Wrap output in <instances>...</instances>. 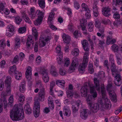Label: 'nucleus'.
<instances>
[{"label": "nucleus", "mask_w": 122, "mask_h": 122, "mask_svg": "<svg viewBox=\"0 0 122 122\" xmlns=\"http://www.w3.org/2000/svg\"><path fill=\"white\" fill-rule=\"evenodd\" d=\"M86 65L85 64L83 63L80 65L78 69V70L80 72L83 73L84 71L85 67Z\"/></svg>", "instance_id": "nucleus-33"}, {"label": "nucleus", "mask_w": 122, "mask_h": 122, "mask_svg": "<svg viewBox=\"0 0 122 122\" xmlns=\"http://www.w3.org/2000/svg\"><path fill=\"white\" fill-rule=\"evenodd\" d=\"M81 7L82 9L81 11H87L89 10L87 5L84 3H82L81 5Z\"/></svg>", "instance_id": "nucleus-39"}, {"label": "nucleus", "mask_w": 122, "mask_h": 122, "mask_svg": "<svg viewBox=\"0 0 122 122\" xmlns=\"http://www.w3.org/2000/svg\"><path fill=\"white\" fill-rule=\"evenodd\" d=\"M25 21L27 23L30 24L31 23V22L29 17L27 16L23 18Z\"/></svg>", "instance_id": "nucleus-62"}, {"label": "nucleus", "mask_w": 122, "mask_h": 122, "mask_svg": "<svg viewBox=\"0 0 122 122\" xmlns=\"http://www.w3.org/2000/svg\"><path fill=\"white\" fill-rule=\"evenodd\" d=\"M94 86L92 83L88 84L86 83L85 84L81 89V96L84 97L86 96L87 92H88V87L90 88V93L92 94V95H88L86 97V100L87 103L91 112L94 113H96L99 110V106L98 103H95L92 101V97L95 98L97 96V93L95 92V90L98 92H100V89L99 80L96 78L94 79Z\"/></svg>", "instance_id": "nucleus-1"}, {"label": "nucleus", "mask_w": 122, "mask_h": 122, "mask_svg": "<svg viewBox=\"0 0 122 122\" xmlns=\"http://www.w3.org/2000/svg\"><path fill=\"white\" fill-rule=\"evenodd\" d=\"M24 109L25 112L27 114H30L32 112L31 108L30 107L29 105L27 103L25 104V105Z\"/></svg>", "instance_id": "nucleus-20"}, {"label": "nucleus", "mask_w": 122, "mask_h": 122, "mask_svg": "<svg viewBox=\"0 0 122 122\" xmlns=\"http://www.w3.org/2000/svg\"><path fill=\"white\" fill-rule=\"evenodd\" d=\"M112 85L111 82L109 83L107 86V89L108 92L111 100L114 102L117 101L116 95L113 91L112 90Z\"/></svg>", "instance_id": "nucleus-6"}, {"label": "nucleus", "mask_w": 122, "mask_h": 122, "mask_svg": "<svg viewBox=\"0 0 122 122\" xmlns=\"http://www.w3.org/2000/svg\"><path fill=\"white\" fill-rule=\"evenodd\" d=\"M38 4L40 7L43 8L45 6V2L44 0H39L38 1Z\"/></svg>", "instance_id": "nucleus-49"}, {"label": "nucleus", "mask_w": 122, "mask_h": 122, "mask_svg": "<svg viewBox=\"0 0 122 122\" xmlns=\"http://www.w3.org/2000/svg\"><path fill=\"white\" fill-rule=\"evenodd\" d=\"M50 72L51 75L54 76H56L58 75V73L54 66H51Z\"/></svg>", "instance_id": "nucleus-32"}, {"label": "nucleus", "mask_w": 122, "mask_h": 122, "mask_svg": "<svg viewBox=\"0 0 122 122\" xmlns=\"http://www.w3.org/2000/svg\"><path fill=\"white\" fill-rule=\"evenodd\" d=\"M15 21L17 24L19 25L22 21V19L19 16L15 17Z\"/></svg>", "instance_id": "nucleus-40"}, {"label": "nucleus", "mask_w": 122, "mask_h": 122, "mask_svg": "<svg viewBox=\"0 0 122 122\" xmlns=\"http://www.w3.org/2000/svg\"><path fill=\"white\" fill-rule=\"evenodd\" d=\"M31 68L30 66H28L26 68V70L25 74L26 78L29 82H32L33 79L31 76Z\"/></svg>", "instance_id": "nucleus-9"}, {"label": "nucleus", "mask_w": 122, "mask_h": 122, "mask_svg": "<svg viewBox=\"0 0 122 122\" xmlns=\"http://www.w3.org/2000/svg\"><path fill=\"white\" fill-rule=\"evenodd\" d=\"M63 55L62 53L58 54L57 56V61L58 63L61 65L63 62Z\"/></svg>", "instance_id": "nucleus-28"}, {"label": "nucleus", "mask_w": 122, "mask_h": 122, "mask_svg": "<svg viewBox=\"0 0 122 122\" xmlns=\"http://www.w3.org/2000/svg\"><path fill=\"white\" fill-rule=\"evenodd\" d=\"M89 54L88 52L85 53L83 56V63L87 65L88 61Z\"/></svg>", "instance_id": "nucleus-29"}, {"label": "nucleus", "mask_w": 122, "mask_h": 122, "mask_svg": "<svg viewBox=\"0 0 122 122\" xmlns=\"http://www.w3.org/2000/svg\"><path fill=\"white\" fill-rule=\"evenodd\" d=\"M74 27L73 25L71 23H70L68 25V28L70 31H72L73 30Z\"/></svg>", "instance_id": "nucleus-63"}, {"label": "nucleus", "mask_w": 122, "mask_h": 122, "mask_svg": "<svg viewBox=\"0 0 122 122\" xmlns=\"http://www.w3.org/2000/svg\"><path fill=\"white\" fill-rule=\"evenodd\" d=\"M48 105L49 107L52 110H53L54 107V105L52 97L49 96L48 97Z\"/></svg>", "instance_id": "nucleus-23"}, {"label": "nucleus", "mask_w": 122, "mask_h": 122, "mask_svg": "<svg viewBox=\"0 0 122 122\" xmlns=\"http://www.w3.org/2000/svg\"><path fill=\"white\" fill-rule=\"evenodd\" d=\"M88 70L89 72L91 73H93L94 71V69L92 64H90L89 63L88 67Z\"/></svg>", "instance_id": "nucleus-45"}, {"label": "nucleus", "mask_w": 122, "mask_h": 122, "mask_svg": "<svg viewBox=\"0 0 122 122\" xmlns=\"http://www.w3.org/2000/svg\"><path fill=\"white\" fill-rule=\"evenodd\" d=\"M109 60L111 64V69L112 75L115 78L114 83L116 85L119 86L121 84V77L119 74H117V71L115 69L116 67L114 60L112 55L110 56Z\"/></svg>", "instance_id": "nucleus-3"}, {"label": "nucleus", "mask_w": 122, "mask_h": 122, "mask_svg": "<svg viewBox=\"0 0 122 122\" xmlns=\"http://www.w3.org/2000/svg\"><path fill=\"white\" fill-rule=\"evenodd\" d=\"M33 37L31 35L28 36L26 43V46L29 47L30 46L31 44H33V43L32 39Z\"/></svg>", "instance_id": "nucleus-25"}, {"label": "nucleus", "mask_w": 122, "mask_h": 122, "mask_svg": "<svg viewBox=\"0 0 122 122\" xmlns=\"http://www.w3.org/2000/svg\"><path fill=\"white\" fill-rule=\"evenodd\" d=\"M54 15V13L53 12H52V11H51V12L50 13L48 18V22H51V21L53 20Z\"/></svg>", "instance_id": "nucleus-46"}, {"label": "nucleus", "mask_w": 122, "mask_h": 122, "mask_svg": "<svg viewBox=\"0 0 122 122\" xmlns=\"http://www.w3.org/2000/svg\"><path fill=\"white\" fill-rule=\"evenodd\" d=\"M22 76V73L20 72L16 71L15 74V78L17 80L21 79Z\"/></svg>", "instance_id": "nucleus-41"}, {"label": "nucleus", "mask_w": 122, "mask_h": 122, "mask_svg": "<svg viewBox=\"0 0 122 122\" xmlns=\"http://www.w3.org/2000/svg\"><path fill=\"white\" fill-rule=\"evenodd\" d=\"M94 26L93 23L92 22L88 23L87 25V28L89 32L92 31L94 29Z\"/></svg>", "instance_id": "nucleus-36"}, {"label": "nucleus", "mask_w": 122, "mask_h": 122, "mask_svg": "<svg viewBox=\"0 0 122 122\" xmlns=\"http://www.w3.org/2000/svg\"><path fill=\"white\" fill-rule=\"evenodd\" d=\"M101 88L102 98L98 99V102L102 105L103 106H105V107L107 108L110 105V100L108 99L107 97L104 85H102L101 86Z\"/></svg>", "instance_id": "nucleus-4"}, {"label": "nucleus", "mask_w": 122, "mask_h": 122, "mask_svg": "<svg viewBox=\"0 0 122 122\" xmlns=\"http://www.w3.org/2000/svg\"><path fill=\"white\" fill-rule=\"evenodd\" d=\"M113 17L115 19H118L120 17V16L119 13L118 12H116L113 15Z\"/></svg>", "instance_id": "nucleus-54"}, {"label": "nucleus", "mask_w": 122, "mask_h": 122, "mask_svg": "<svg viewBox=\"0 0 122 122\" xmlns=\"http://www.w3.org/2000/svg\"><path fill=\"white\" fill-rule=\"evenodd\" d=\"M79 49L78 48H75L72 50L71 54L73 56H76L79 55Z\"/></svg>", "instance_id": "nucleus-37"}, {"label": "nucleus", "mask_w": 122, "mask_h": 122, "mask_svg": "<svg viewBox=\"0 0 122 122\" xmlns=\"http://www.w3.org/2000/svg\"><path fill=\"white\" fill-rule=\"evenodd\" d=\"M36 13L38 15V17L37 19L34 21V23L35 25H40L44 17V14L39 10H37Z\"/></svg>", "instance_id": "nucleus-7"}, {"label": "nucleus", "mask_w": 122, "mask_h": 122, "mask_svg": "<svg viewBox=\"0 0 122 122\" xmlns=\"http://www.w3.org/2000/svg\"><path fill=\"white\" fill-rule=\"evenodd\" d=\"M63 111L64 114L65 116H69L71 114V111L69 108L65 109Z\"/></svg>", "instance_id": "nucleus-42"}, {"label": "nucleus", "mask_w": 122, "mask_h": 122, "mask_svg": "<svg viewBox=\"0 0 122 122\" xmlns=\"http://www.w3.org/2000/svg\"><path fill=\"white\" fill-rule=\"evenodd\" d=\"M51 38L49 37H46L41 36L39 39V45L40 47H43L46 45V42L50 40Z\"/></svg>", "instance_id": "nucleus-8"}, {"label": "nucleus", "mask_w": 122, "mask_h": 122, "mask_svg": "<svg viewBox=\"0 0 122 122\" xmlns=\"http://www.w3.org/2000/svg\"><path fill=\"white\" fill-rule=\"evenodd\" d=\"M62 37L63 41L66 43H69L71 41L70 37L68 35L63 33L62 36Z\"/></svg>", "instance_id": "nucleus-14"}, {"label": "nucleus", "mask_w": 122, "mask_h": 122, "mask_svg": "<svg viewBox=\"0 0 122 122\" xmlns=\"http://www.w3.org/2000/svg\"><path fill=\"white\" fill-rule=\"evenodd\" d=\"M113 5H117L122 4V0H113Z\"/></svg>", "instance_id": "nucleus-48"}, {"label": "nucleus", "mask_w": 122, "mask_h": 122, "mask_svg": "<svg viewBox=\"0 0 122 122\" xmlns=\"http://www.w3.org/2000/svg\"><path fill=\"white\" fill-rule=\"evenodd\" d=\"M25 98L24 96L23 95H20L19 97L18 101L21 103L22 102L24 101Z\"/></svg>", "instance_id": "nucleus-57"}, {"label": "nucleus", "mask_w": 122, "mask_h": 122, "mask_svg": "<svg viewBox=\"0 0 122 122\" xmlns=\"http://www.w3.org/2000/svg\"><path fill=\"white\" fill-rule=\"evenodd\" d=\"M34 101L33 110H40V103L38 101V99L37 97L35 98Z\"/></svg>", "instance_id": "nucleus-15"}, {"label": "nucleus", "mask_w": 122, "mask_h": 122, "mask_svg": "<svg viewBox=\"0 0 122 122\" xmlns=\"http://www.w3.org/2000/svg\"><path fill=\"white\" fill-rule=\"evenodd\" d=\"M92 8L93 10V14L94 16L96 17L99 14V12H98V8L97 5H96L95 6L94 5L92 7Z\"/></svg>", "instance_id": "nucleus-31"}, {"label": "nucleus", "mask_w": 122, "mask_h": 122, "mask_svg": "<svg viewBox=\"0 0 122 122\" xmlns=\"http://www.w3.org/2000/svg\"><path fill=\"white\" fill-rule=\"evenodd\" d=\"M98 77L100 78H102V79L104 80L105 79V72L102 71L99 72L98 75Z\"/></svg>", "instance_id": "nucleus-43"}, {"label": "nucleus", "mask_w": 122, "mask_h": 122, "mask_svg": "<svg viewBox=\"0 0 122 122\" xmlns=\"http://www.w3.org/2000/svg\"><path fill=\"white\" fill-rule=\"evenodd\" d=\"M55 86V82L54 81H52L50 82L49 88L50 93L51 95H52L53 96L54 95V94L53 93V89Z\"/></svg>", "instance_id": "nucleus-26"}, {"label": "nucleus", "mask_w": 122, "mask_h": 122, "mask_svg": "<svg viewBox=\"0 0 122 122\" xmlns=\"http://www.w3.org/2000/svg\"><path fill=\"white\" fill-rule=\"evenodd\" d=\"M11 81V78L10 76H8L7 77L6 80L5 81V82L6 84H7V86L10 85Z\"/></svg>", "instance_id": "nucleus-44"}, {"label": "nucleus", "mask_w": 122, "mask_h": 122, "mask_svg": "<svg viewBox=\"0 0 122 122\" xmlns=\"http://www.w3.org/2000/svg\"><path fill=\"white\" fill-rule=\"evenodd\" d=\"M5 5V3L4 2L0 3V13L4 10Z\"/></svg>", "instance_id": "nucleus-53"}, {"label": "nucleus", "mask_w": 122, "mask_h": 122, "mask_svg": "<svg viewBox=\"0 0 122 122\" xmlns=\"http://www.w3.org/2000/svg\"><path fill=\"white\" fill-rule=\"evenodd\" d=\"M1 43L0 44V46L1 47L4 48L6 46V45L5 43V41L4 39H2L1 41Z\"/></svg>", "instance_id": "nucleus-60"}, {"label": "nucleus", "mask_w": 122, "mask_h": 122, "mask_svg": "<svg viewBox=\"0 0 122 122\" xmlns=\"http://www.w3.org/2000/svg\"><path fill=\"white\" fill-rule=\"evenodd\" d=\"M73 88L72 85L70 84L69 86V89H66V92L67 97H71L73 95V93L71 92V90Z\"/></svg>", "instance_id": "nucleus-17"}, {"label": "nucleus", "mask_w": 122, "mask_h": 122, "mask_svg": "<svg viewBox=\"0 0 122 122\" xmlns=\"http://www.w3.org/2000/svg\"><path fill=\"white\" fill-rule=\"evenodd\" d=\"M16 69V66L15 65H14L13 66L10 67L9 72L10 74H12L14 72L15 73L16 72L15 71Z\"/></svg>", "instance_id": "nucleus-38"}, {"label": "nucleus", "mask_w": 122, "mask_h": 122, "mask_svg": "<svg viewBox=\"0 0 122 122\" xmlns=\"http://www.w3.org/2000/svg\"><path fill=\"white\" fill-rule=\"evenodd\" d=\"M95 27L99 29V30L101 31H103L104 28L102 27V26L101 25V23L100 22L99 20L98 19H97L95 20Z\"/></svg>", "instance_id": "nucleus-16"}, {"label": "nucleus", "mask_w": 122, "mask_h": 122, "mask_svg": "<svg viewBox=\"0 0 122 122\" xmlns=\"http://www.w3.org/2000/svg\"><path fill=\"white\" fill-rule=\"evenodd\" d=\"M23 108H18L17 105H15L10 110V117L13 121H16L22 119L24 117Z\"/></svg>", "instance_id": "nucleus-2"}, {"label": "nucleus", "mask_w": 122, "mask_h": 122, "mask_svg": "<svg viewBox=\"0 0 122 122\" xmlns=\"http://www.w3.org/2000/svg\"><path fill=\"white\" fill-rule=\"evenodd\" d=\"M56 83L59 86L63 88H64L65 85V81L63 80H57L56 81Z\"/></svg>", "instance_id": "nucleus-19"}, {"label": "nucleus", "mask_w": 122, "mask_h": 122, "mask_svg": "<svg viewBox=\"0 0 122 122\" xmlns=\"http://www.w3.org/2000/svg\"><path fill=\"white\" fill-rule=\"evenodd\" d=\"M116 41V40L115 39H112V38L109 36H108L107 40V44L109 45L110 43L113 44L115 43Z\"/></svg>", "instance_id": "nucleus-30"}, {"label": "nucleus", "mask_w": 122, "mask_h": 122, "mask_svg": "<svg viewBox=\"0 0 122 122\" xmlns=\"http://www.w3.org/2000/svg\"><path fill=\"white\" fill-rule=\"evenodd\" d=\"M14 98L13 96H10L9 98V102L8 104L10 105V106H11L13 104V102Z\"/></svg>", "instance_id": "nucleus-52"}, {"label": "nucleus", "mask_w": 122, "mask_h": 122, "mask_svg": "<svg viewBox=\"0 0 122 122\" xmlns=\"http://www.w3.org/2000/svg\"><path fill=\"white\" fill-rule=\"evenodd\" d=\"M21 37L19 36H16L14 39L15 46L17 48L19 47Z\"/></svg>", "instance_id": "nucleus-18"}, {"label": "nucleus", "mask_w": 122, "mask_h": 122, "mask_svg": "<svg viewBox=\"0 0 122 122\" xmlns=\"http://www.w3.org/2000/svg\"><path fill=\"white\" fill-rule=\"evenodd\" d=\"M86 11L85 15L86 18L87 19H90L91 16L90 10H89Z\"/></svg>", "instance_id": "nucleus-55"}, {"label": "nucleus", "mask_w": 122, "mask_h": 122, "mask_svg": "<svg viewBox=\"0 0 122 122\" xmlns=\"http://www.w3.org/2000/svg\"><path fill=\"white\" fill-rule=\"evenodd\" d=\"M110 10V8L108 6L104 7L102 10V14L106 16H108L111 15Z\"/></svg>", "instance_id": "nucleus-12"}, {"label": "nucleus", "mask_w": 122, "mask_h": 122, "mask_svg": "<svg viewBox=\"0 0 122 122\" xmlns=\"http://www.w3.org/2000/svg\"><path fill=\"white\" fill-rule=\"evenodd\" d=\"M40 110H33L34 114L36 117H38L39 115Z\"/></svg>", "instance_id": "nucleus-61"}, {"label": "nucleus", "mask_w": 122, "mask_h": 122, "mask_svg": "<svg viewBox=\"0 0 122 122\" xmlns=\"http://www.w3.org/2000/svg\"><path fill=\"white\" fill-rule=\"evenodd\" d=\"M14 33L13 32L6 31V35L8 37H10L13 35Z\"/></svg>", "instance_id": "nucleus-59"}, {"label": "nucleus", "mask_w": 122, "mask_h": 122, "mask_svg": "<svg viewBox=\"0 0 122 122\" xmlns=\"http://www.w3.org/2000/svg\"><path fill=\"white\" fill-rule=\"evenodd\" d=\"M41 74L42 75V78L45 83L48 82L49 81V78L48 75V71L45 69H43L40 71Z\"/></svg>", "instance_id": "nucleus-10"}, {"label": "nucleus", "mask_w": 122, "mask_h": 122, "mask_svg": "<svg viewBox=\"0 0 122 122\" xmlns=\"http://www.w3.org/2000/svg\"><path fill=\"white\" fill-rule=\"evenodd\" d=\"M26 30V28L25 27H20L19 28L18 32L22 34L25 32Z\"/></svg>", "instance_id": "nucleus-51"}, {"label": "nucleus", "mask_w": 122, "mask_h": 122, "mask_svg": "<svg viewBox=\"0 0 122 122\" xmlns=\"http://www.w3.org/2000/svg\"><path fill=\"white\" fill-rule=\"evenodd\" d=\"M94 62L95 65L97 67L98 66V64L99 62V58L96 57L93 60Z\"/></svg>", "instance_id": "nucleus-56"}, {"label": "nucleus", "mask_w": 122, "mask_h": 122, "mask_svg": "<svg viewBox=\"0 0 122 122\" xmlns=\"http://www.w3.org/2000/svg\"><path fill=\"white\" fill-rule=\"evenodd\" d=\"M80 103V101H78L73 104L72 107V109L73 112H76L77 111L79 107Z\"/></svg>", "instance_id": "nucleus-13"}, {"label": "nucleus", "mask_w": 122, "mask_h": 122, "mask_svg": "<svg viewBox=\"0 0 122 122\" xmlns=\"http://www.w3.org/2000/svg\"><path fill=\"white\" fill-rule=\"evenodd\" d=\"M117 63L119 65H121L122 63V57L119 54L116 53Z\"/></svg>", "instance_id": "nucleus-21"}, {"label": "nucleus", "mask_w": 122, "mask_h": 122, "mask_svg": "<svg viewBox=\"0 0 122 122\" xmlns=\"http://www.w3.org/2000/svg\"><path fill=\"white\" fill-rule=\"evenodd\" d=\"M80 25L81 29L83 30H85V27H86L87 21L85 19H83L80 20Z\"/></svg>", "instance_id": "nucleus-22"}, {"label": "nucleus", "mask_w": 122, "mask_h": 122, "mask_svg": "<svg viewBox=\"0 0 122 122\" xmlns=\"http://www.w3.org/2000/svg\"><path fill=\"white\" fill-rule=\"evenodd\" d=\"M103 24L104 25H107L110 24L111 23L109 19H103L101 21Z\"/></svg>", "instance_id": "nucleus-58"}, {"label": "nucleus", "mask_w": 122, "mask_h": 122, "mask_svg": "<svg viewBox=\"0 0 122 122\" xmlns=\"http://www.w3.org/2000/svg\"><path fill=\"white\" fill-rule=\"evenodd\" d=\"M32 31L33 35L35 37V40L36 41L38 37V33L36 28L35 27H33L32 28Z\"/></svg>", "instance_id": "nucleus-35"}, {"label": "nucleus", "mask_w": 122, "mask_h": 122, "mask_svg": "<svg viewBox=\"0 0 122 122\" xmlns=\"http://www.w3.org/2000/svg\"><path fill=\"white\" fill-rule=\"evenodd\" d=\"M87 110L84 109L81 110L80 113L81 117L83 119H85L87 117Z\"/></svg>", "instance_id": "nucleus-24"}, {"label": "nucleus", "mask_w": 122, "mask_h": 122, "mask_svg": "<svg viewBox=\"0 0 122 122\" xmlns=\"http://www.w3.org/2000/svg\"><path fill=\"white\" fill-rule=\"evenodd\" d=\"M79 62L78 59L74 57L72 59V62L68 69V72L71 73L74 71L77 68Z\"/></svg>", "instance_id": "nucleus-5"}, {"label": "nucleus", "mask_w": 122, "mask_h": 122, "mask_svg": "<svg viewBox=\"0 0 122 122\" xmlns=\"http://www.w3.org/2000/svg\"><path fill=\"white\" fill-rule=\"evenodd\" d=\"M14 29L13 25H9L7 28L6 31L14 32Z\"/></svg>", "instance_id": "nucleus-47"}, {"label": "nucleus", "mask_w": 122, "mask_h": 122, "mask_svg": "<svg viewBox=\"0 0 122 122\" xmlns=\"http://www.w3.org/2000/svg\"><path fill=\"white\" fill-rule=\"evenodd\" d=\"M111 49L115 53L116 55V53H117L118 54H119V51L118 50V46L116 44H114L112 45L111 46Z\"/></svg>", "instance_id": "nucleus-34"}, {"label": "nucleus", "mask_w": 122, "mask_h": 122, "mask_svg": "<svg viewBox=\"0 0 122 122\" xmlns=\"http://www.w3.org/2000/svg\"><path fill=\"white\" fill-rule=\"evenodd\" d=\"M56 52L58 53H61V46H57L56 48Z\"/></svg>", "instance_id": "nucleus-64"}, {"label": "nucleus", "mask_w": 122, "mask_h": 122, "mask_svg": "<svg viewBox=\"0 0 122 122\" xmlns=\"http://www.w3.org/2000/svg\"><path fill=\"white\" fill-rule=\"evenodd\" d=\"M70 63V59L66 57L64 58V62H62L61 65H63L65 67H67L69 65Z\"/></svg>", "instance_id": "nucleus-27"}, {"label": "nucleus", "mask_w": 122, "mask_h": 122, "mask_svg": "<svg viewBox=\"0 0 122 122\" xmlns=\"http://www.w3.org/2000/svg\"><path fill=\"white\" fill-rule=\"evenodd\" d=\"M25 86L23 84H21L19 87V90L21 92H24L25 90Z\"/></svg>", "instance_id": "nucleus-50"}, {"label": "nucleus", "mask_w": 122, "mask_h": 122, "mask_svg": "<svg viewBox=\"0 0 122 122\" xmlns=\"http://www.w3.org/2000/svg\"><path fill=\"white\" fill-rule=\"evenodd\" d=\"M46 94L45 88L42 87L40 89V91L39 92V97L37 98L38 101L39 100L41 101H43L44 100L45 96Z\"/></svg>", "instance_id": "nucleus-11"}]
</instances>
